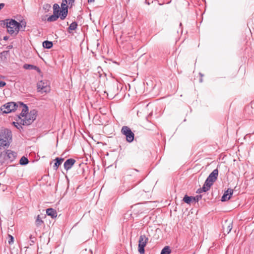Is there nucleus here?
Here are the masks:
<instances>
[{
  "label": "nucleus",
  "mask_w": 254,
  "mask_h": 254,
  "mask_svg": "<svg viewBox=\"0 0 254 254\" xmlns=\"http://www.w3.org/2000/svg\"><path fill=\"white\" fill-rule=\"evenodd\" d=\"M19 110H21V112L18 117V121L20 124L28 126L36 119L37 113L36 110H33L28 113V107L21 103H19Z\"/></svg>",
  "instance_id": "f257e3e1"
},
{
  "label": "nucleus",
  "mask_w": 254,
  "mask_h": 254,
  "mask_svg": "<svg viewBox=\"0 0 254 254\" xmlns=\"http://www.w3.org/2000/svg\"><path fill=\"white\" fill-rule=\"evenodd\" d=\"M5 24L6 25L7 32L10 35L14 36L17 35L20 27H23L24 29L26 26V22L21 21V23H19L14 19H6Z\"/></svg>",
  "instance_id": "f03ea898"
},
{
  "label": "nucleus",
  "mask_w": 254,
  "mask_h": 254,
  "mask_svg": "<svg viewBox=\"0 0 254 254\" xmlns=\"http://www.w3.org/2000/svg\"><path fill=\"white\" fill-rule=\"evenodd\" d=\"M12 140L11 131L7 129L0 131V150L8 147Z\"/></svg>",
  "instance_id": "7ed1b4c3"
},
{
  "label": "nucleus",
  "mask_w": 254,
  "mask_h": 254,
  "mask_svg": "<svg viewBox=\"0 0 254 254\" xmlns=\"http://www.w3.org/2000/svg\"><path fill=\"white\" fill-rule=\"evenodd\" d=\"M218 175V170H214L205 181L203 187L198 189L197 190V192L201 193L202 192H206L208 190L210 189L211 186L213 185V183L216 180Z\"/></svg>",
  "instance_id": "20e7f679"
},
{
  "label": "nucleus",
  "mask_w": 254,
  "mask_h": 254,
  "mask_svg": "<svg viewBox=\"0 0 254 254\" xmlns=\"http://www.w3.org/2000/svg\"><path fill=\"white\" fill-rule=\"evenodd\" d=\"M3 155V159L5 161L11 162L17 157V153L11 149H6L0 153V156Z\"/></svg>",
  "instance_id": "39448f33"
},
{
  "label": "nucleus",
  "mask_w": 254,
  "mask_h": 254,
  "mask_svg": "<svg viewBox=\"0 0 254 254\" xmlns=\"http://www.w3.org/2000/svg\"><path fill=\"white\" fill-rule=\"evenodd\" d=\"M0 109L4 113H9L16 110H19V104H16L14 102H9L3 105Z\"/></svg>",
  "instance_id": "423d86ee"
},
{
  "label": "nucleus",
  "mask_w": 254,
  "mask_h": 254,
  "mask_svg": "<svg viewBox=\"0 0 254 254\" xmlns=\"http://www.w3.org/2000/svg\"><path fill=\"white\" fill-rule=\"evenodd\" d=\"M148 241V238L144 235L139 237L138 241V252L140 254L144 253V247L146 246Z\"/></svg>",
  "instance_id": "0eeeda50"
},
{
  "label": "nucleus",
  "mask_w": 254,
  "mask_h": 254,
  "mask_svg": "<svg viewBox=\"0 0 254 254\" xmlns=\"http://www.w3.org/2000/svg\"><path fill=\"white\" fill-rule=\"evenodd\" d=\"M37 88L39 92H49L50 91L49 83L47 81L41 80L37 83Z\"/></svg>",
  "instance_id": "6e6552de"
},
{
  "label": "nucleus",
  "mask_w": 254,
  "mask_h": 254,
  "mask_svg": "<svg viewBox=\"0 0 254 254\" xmlns=\"http://www.w3.org/2000/svg\"><path fill=\"white\" fill-rule=\"evenodd\" d=\"M121 131L123 134L126 135L127 140L128 142H131L133 140L134 133L128 127H123L122 128Z\"/></svg>",
  "instance_id": "1a4fd4ad"
},
{
  "label": "nucleus",
  "mask_w": 254,
  "mask_h": 254,
  "mask_svg": "<svg viewBox=\"0 0 254 254\" xmlns=\"http://www.w3.org/2000/svg\"><path fill=\"white\" fill-rule=\"evenodd\" d=\"M67 0H63L62 2L61 3V15L60 16V18L62 20H64L65 18L67 16L68 13V9H67Z\"/></svg>",
  "instance_id": "9d476101"
},
{
  "label": "nucleus",
  "mask_w": 254,
  "mask_h": 254,
  "mask_svg": "<svg viewBox=\"0 0 254 254\" xmlns=\"http://www.w3.org/2000/svg\"><path fill=\"white\" fill-rule=\"evenodd\" d=\"M232 229V222L231 220H226L223 225L224 234H229Z\"/></svg>",
  "instance_id": "9b49d317"
},
{
  "label": "nucleus",
  "mask_w": 254,
  "mask_h": 254,
  "mask_svg": "<svg viewBox=\"0 0 254 254\" xmlns=\"http://www.w3.org/2000/svg\"><path fill=\"white\" fill-rule=\"evenodd\" d=\"M233 190L232 189H228L225 191L224 194L221 198L222 201H226L229 200L233 194Z\"/></svg>",
  "instance_id": "f8f14e48"
},
{
  "label": "nucleus",
  "mask_w": 254,
  "mask_h": 254,
  "mask_svg": "<svg viewBox=\"0 0 254 254\" xmlns=\"http://www.w3.org/2000/svg\"><path fill=\"white\" fill-rule=\"evenodd\" d=\"M75 162V160L73 159H68L64 163V167L65 169L68 170L70 169Z\"/></svg>",
  "instance_id": "ddd939ff"
},
{
  "label": "nucleus",
  "mask_w": 254,
  "mask_h": 254,
  "mask_svg": "<svg viewBox=\"0 0 254 254\" xmlns=\"http://www.w3.org/2000/svg\"><path fill=\"white\" fill-rule=\"evenodd\" d=\"M46 213L48 215L50 216L52 218H56L57 216V212L56 210L52 208L47 209L46 210Z\"/></svg>",
  "instance_id": "4468645a"
},
{
  "label": "nucleus",
  "mask_w": 254,
  "mask_h": 254,
  "mask_svg": "<svg viewBox=\"0 0 254 254\" xmlns=\"http://www.w3.org/2000/svg\"><path fill=\"white\" fill-rule=\"evenodd\" d=\"M61 15L57 14H54L50 16L47 19V21L48 22H53L57 20V19L60 17Z\"/></svg>",
  "instance_id": "2eb2a0df"
},
{
  "label": "nucleus",
  "mask_w": 254,
  "mask_h": 254,
  "mask_svg": "<svg viewBox=\"0 0 254 254\" xmlns=\"http://www.w3.org/2000/svg\"><path fill=\"white\" fill-rule=\"evenodd\" d=\"M23 67L26 69H35L38 72H40V71L39 67L32 64H25L23 65Z\"/></svg>",
  "instance_id": "dca6fc26"
},
{
  "label": "nucleus",
  "mask_w": 254,
  "mask_h": 254,
  "mask_svg": "<svg viewBox=\"0 0 254 254\" xmlns=\"http://www.w3.org/2000/svg\"><path fill=\"white\" fill-rule=\"evenodd\" d=\"M53 13L61 15V12H60V6L57 3H55L53 5Z\"/></svg>",
  "instance_id": "f3484780"
},
{
  "label": "nucleus",
  "mask_w": 254,
  "mask_h": 254,
  "mask_svg": "<svg viewBox=\"0 0 254 254\" xmlns=\"http://www.w3.org/2000/svg\"><path fill=\"white\" fill-rule=\"evenodd\" d=\"M43 46L47 49H50L53 46V43L50 41H45L43 43Z\"/></svg>",
  "instance_id": "a211bd4d"
},
{
  "label": "nucleus",
  "mask_w": 254,
  "mask_h": 254,
  "mask_svg": "<svg viewBox=\"0 0 254 254\" xmlns=\"http://www.w3.org/2000/svg\"><path fill=\"white\" fill-rule=\"evenodd\" d=\"M55 160H56V162L55 163V167L56 169H57L58 168V167L62 164V163L64 161V159L60 158H56Z\"/></svg>",
  "instance_id": "6ab92c4d"
},
{
  "label": "nucleus",
  "mask_w": 254,
  "mask_h": 254,
  "mask_svg": "<svg viewBox=\"0 0 254 254\" xmlns=\"http://www.w3.org/2000/svg\"><path fill=\"white\" fill-rule=\"evenodd\" d=\"M192 199L195 200V198L193 197H190L187 195H186L183 198L184 202L188 204H190Z\"/></svg>",
  "instance_id": "aec40b11"
},
{
  "label": "nucleus",
  "mask_w": 254,
  "mask_h": 254,
  "mask_svg": "<svg viewBox=\"0 0 254 254\" xmlns=\"http://www.w3.org/2000/svg\"><path fill=\"white\" fill-rule=\"evenodd\" d=\"M171 250L168 246L165 247L162 250L161 254H170L171 253Z\"/></svg>",
  "instance_id": "412c9836"
},
{
  "label": "nucleus",
  "mask_w": 254,
  "mask_h": 254,
  "mask_svg": "<svg viewBox=\"0 0 254 254\" xmlns=\"http://www.w3.org/2000/svg\"><path fill=\"white\" fill-rule=\"evenodd\" d=\"M28 162V159L26 157L23 156L21 158L19 161V163L21 165H24L27 164Z\"/></svg>",
  "instance_id": "4be33fe9"
},
{
  "label": "nucleus",
  "mask_w": 254,
  "mask_h": 254,
  "mask_svg": "<svg viewBox=\"0 0 254 254\" xmlns=\"http://www.w3.org/2000/svg\"><path fill=\"white\" fill-rule=\"evenodd\" d=\"M35 223H36V225L37 226H39L41 225L44 223V222L42 221V220L40 218V215L37 216Z\"/></svg>",
  "instance_id": "5701e85b"
},
{
  "label": "nucleus",
  "mask_w": 254,
  "mask_h": 254,
  "mask_svg": "<svg viewBox=\"0 0 254 254\" xmlns=\"http://www.w3.org/2000/svg\"><path fill=\"white\" fill-rule=\"evenodd\" d=\"M77 24L76 22H74L70 24L69 29L71 30H74L77 27Z\"/></svg>",
  "instance_id": "b1692460"
},
{
  "label": "nucleus",
  "mask_w": 254,
  "mask_h": 254,
  "mask_svg": "<svg viewBox=\"0 0 254 254\" xmlns=\"http://www.w3.org/2000/svg\"><path fill=\"white\" fill-rule=\"evenodd\" d=\"M18 122H13L12 123V124L16 127L18 129H20V128H22V127L20 125L21 124H20L19 122H18Z\"/></svg>",
  "instance_id": "393cba45"
},
{
  "label": "nucleus",
  "mask_w": 254,
  "mask_h": 254,
  "mask_svg": "<svg viewBox=\"0 0 254 254\" xmlns=\"http://www.w3.org/2000/svg\"><path fill=\"white\" fill-rule=\"evenodd\" d=\"M8 237H9V240H8L9 244H12L14 241L13 237L11 235H8Z\"/></svg>",
  "instance_id": "a878e982"
},
{
  "label": "nucleus",
  "mask_w": 254,
  "mask_h": 254,
  "mask_svg": "<svg viewBox=\"0 0 254 254\" xmlns=\"http://www.w3.org/2000/svg\"><path fill=\"white\" fill-rule=\"evenodd\" d=\"M8 55V52L3 51V52L0 54V56H4V58H6V56Z\"/></svg>",
  "instance_id": "bb28decb"
},
{
  "label": "nucleus",
  "mask_w": 254,
  "mask_h": 254,
  "mask_svg": "<svg viewBox=\"0 0 254 254\" xmlns=\"http://www.w3.org/2000/svg\"><path fill=\"white\" fill-rule=\"evenodd\" d=\"M6 83L5 82L0 80V87H4Z\"/></svg>",
  "instance_id": "cd10ccee"
},
{
  "label": "nucleus",
  "mask_w": 254,
  "mask_h": 254,
  "mask_svg": "<svg viewBox=\"0 0 254 254\" xmlns=\"http://www.w3.org/2000/svg\"><path fill=\"white\" fill-rule=\"evenodd\" d=\"M68 0V4H70L71 6L72 5L73 3L74 2V0Z\"/></svg>",
  "instance_id": "c85d7f7f"
},
{
  "label": "nucleus",
  "mask_w": 254,
  "mask_h": 254,
  "mask_svg": "<svg viewBox=\"0 0 254 254\" xmlns=\"http://www.w3.org/2000/svg\"><path fill=\"white\" fill-rule=\"evenodd\" d=\"M44 8L49 9L51 8V5L50 4H47L44 5Z\"/></svg>",
  "instance_id": "c756f323"
},
{
  "label": "nucleus",
  "mask_w": 254,
  "mask_h": 254,
  "mask_svg": "<svg viewBox=\"0 0 254 254\" xmlns=\"http://www.w3.org/2000/svg\"><path fill=\"white\" fill-rule=\"evenodd\" d=\"M4 6L3 3H0V10H1Z\"/></svg>",
  "instance_id": "7c9ffc66"
},
{
  "label": "nucleus",
  "mask_w": 254,
  "mask_h": 254,
  "mask_svg": "<svg viewBox=\"0 0 254 254\" xmlns=\"http://www.w3.org/2000/svg\"><path fill=\"white\" fill-rule=\"evenodd\" d=\"M94 1H95V0H88V2H93Z\"/></svg>",
  "instance_id": "2f4dec72"
},
{
  "label": "nucleus",
  "mask_w": 254,
  "mask_h": 254,
  "mask_svg": "<svg viewBox=\"0 0 254 254\" xmlns=\"http://www.w3.org/2000/svg\"><path fill=\"white\" fill-rule=\"evenodd\" d=\"M196 197H197V200L198 201V199H199V198H200V197H201V196H196Z\"/></svg>",
  "instance_id": "473e14b6"
},
{
  "label": "nucleus",
  "mask_w": 254,
  "mask_h": 254,
  "mask_svg": "<svg viewBox=\"0 0 254 254\" xmlns=\"http://www.w3.org/2000/svg\"><path fill=\"white\" fill-rule=\"evenodd\" d=\"M7 38H6V37H4V40H7Z\"/></svg>",
  "instance_id": "72a5a7b5"
}]
</instances>
